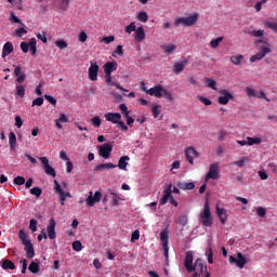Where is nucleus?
<instances>
[{"mask_svg":"<svg viewBox=\"0 0 277 277\" xmlns=\"http://www.w3.org/2000/svg\"><path fill=\"white\" fill-rule=\"evenodd\" d=\"M199 222L207 228H211V226H213V217H211L209 201H206L203 205V210L199 214Z\"/></svg>","mask_w":277,"mask_h":277,"instance_id":"f257e3e1","label":"nucleus"},{"mask_svg":"<svg viewBox=\"0 0 277 277\" xmlns=\"http://www.w3.org/2000/svg\"><path fill=\"white\" fill-rule=\"evenodd\" d=\"M192 272H195L193 277H211V274L207 272V266L205 265V262H202L201 259L196 260L195 264L192 266Z\"/></svg>","mask_w":277,"mask_h":277,"instance_id":"f03ea898","label":"nucleus"},{"mask_svg":"<svg viewBox=\"0 0 277 277\" xmlns=\"http://www.w3.org/2000/svg\"><path fill=\"white\" fill-rule=\"evenodd\" d=\"M228 261L230 264L235 263L236 267H238L239 269H243V267H246V264L248 263L241 252L237 253V258L229 255Z\"/></svg>","mask_w":277,"mask_h":277,"instance_id":"7ed1b4c3","label":"nucleus"},{"mask_svg":"<svg viewBox=\"0 0 277 277\" xmlns=\"http://www.w3.org/2000/svg\"><path fill=\"white\" fill-rule=\"evenodd\" d=\"M54 192L58 195L61 205H64V202H66V198H70V193L64 192V189H62V185H60V182H57V180L54 181Z\"/></svg>","mask_w":277,"mask_h":277,"instance_id":"20e7f679","label":"nucleus"},{"mask_svg":"<svg viewBox=\"0 0 277 277\" xmlns=\"http://www.w3.org/2000/svg\"><path fill=\"white\" fill-rule=\"evenodd\" d=\"M39 160L41 161V163L43 166V170H44L45 174H48V176H52L53 179H55V176H57V174L55 173V169L53 167H51V164H49V158L40 157Z\"/></svg>","mask_w":277,"mask_h":277,"instance_id":"39448f33","label":"nucleus"},{"mask_svg":"<svg viewBox=\"0 0 277 277\" xmlns=\"http://www.w3.org/2000/svg\"><path fill=\"white\" fill-rule=\"evenodd\" d=\"M220 95L221 96L217 98L219 105H228V102L235 98L233 93H230L228 90H221Z\"/></svg>","mask_w":277,"mask_h":277,"instance_id":"423d86ee","label":"nucleus"},{"mask_svg":"<svg viewBox=\"0 0 277 277\" xmlns=\"http://www.w3.org/2000/svg\"><path fill=\"white\" fill-rule=\"evenodd\" d=\"M207 179H212V181H217V179H220V164L217 162L210 164Z\"/></svg>","mask_w":277,"mask_h":277,"instance_id":"0eeeda50","label":"nucleus"},{"mask_svg":"<svg viewBox=\"0 0 277 277\" xmlns=\"http://www.w3.org/2000/svg\"><path fill=\"white\" fill-rule=\"evenodd\" d=\"M89 197L85 199L87 207H94L95 202H101V199L103 198V193L100 190L95 192L94 196L93 193H89Z\"/></svg>","mask_w":277,"mask_h":277,"instance_id":"6e6552de","label":"nucleus"},{"mask_svg":"<svg viewBox=\"0 0 277 277\" xmlns=\"http://www.w3.org/2000/svg\"><path fill=\"white\" fill-rule=\"evenodd\" d=\"M111 150H114V146L109 143H105L98 147V155L100 157H103V159H109Z\"/></svg>","mask_w":277,"mask_h":277,"instance_id":"1a4fd4ad","label":"nucleus"},{"mask_svg":"<svg viewBox=\"0 0 277 277\" xmlns=\"http://www.w3.org/2000/svg\"><path fill=\"white\" fill-rule=\"evenodd\" d=\"M89 67V79L91 81H96L98 79V64L96 61H91Z\"/></svg>","mask_w":277,"mask_h":277,"instance_id":"9d476101","label":"nucleus"},{"mask_svg":"<svg viewBox=\"0 0 277 277\" xmlns=\"http://www.w3.org/2000/svg\"><path fill=\"white\" fill-rule=\"evenodd\" d=\"M260 49H261V52H259L250 57L251 63L261 62V60H263V57H265V55L267 53L272 52V50L267 47H261Z\"/></svg>","mask_w":277,"mask_h":277,"instance_id":"9b49d317","label":"nucleus"},{"mask_svg":"<svg viewBox=\"0 0 277 277\" xmlns=\"http://www.w3.org/2000/svg\"><path fill=\"white\" fill-rule=\"evenodd\" d=\"M184 267H186V272H189V274H192V267H194V252L186 251Z\"/></svg>","mask_w":277,"mask_h":277,"instance_id":"f8f14e48","label":"nucleus"},{"mask_svg":"<svg viewBox=\"0 0 277 277\" xmlns=\"http://www.w3.org/2000/svg\"><path fill=\"white\" fill-rule=\"evenodd\" d=\"M198 150L194 147H188L185 149V158L190 163V166H194V157H199Z\"/></svg>","mask_w":277,"mask_h":277,"instance_id":"ddd939ff","label":"nucleus"},{"mask_svg":"<svg viewBox=\"0 0 277 277\" xmlns=\"http://www.w3.org/2000/svg\"><path fill=\"white\" fill-rule=\"evenodd\" d=\"M163 87L161 84H157L153 88H150L147 91V94H149V96H156V98H161L163 96Z\"/></svg>","mask_w":277,"mask_h":277,"instance_id":"4468645a","label":"nucleus"},{"mask_svg":"<svg viewBox=\"0 0 277 277\" xmlns=\"http://www.w3.org/2000/svg\"><path fill=\"white\" fill-rule=\"evenodd\" d=\"M103 69L105 75H111V72H116V70H118V63L115 61L107 62L104 64Z\"/></svg>","mask_w":277,"mask_h":277,"instance_id":"2eb2a0df","label":"nucleus"},{"mask_svg":"<svg viewBox=\"0 0 277 277\" xmlns=\"http://www.w3.org/2000/svg\"><path fill=\"white\" fill-rule=\"evenodd\" d=\"M14 66V75L17 77L16 78V83H24L25 79H27V75L23 72L21 65Z\"/></svg>","mask_w":277,"mask_h":277,"instance_id":"dca6fc26","label":"nucleus"},{"mask_svg":"<svg viewBox=\"0 0 277 277\" xmlns=\"http://www.w3.org/2000/svg\"><path fill=\"white\" fill-rule=\"evenodd\" d=\"M107 122H113V124H117L119 120H122V115L120 113H107L104 115Z\"/></svg>","mask_w":277,"mask_h":277,"instance_id":"f3484780","label":"nucleus"},{"mask_svg":"<svg viewBox=\"0 0 277 277\" xmlns=\"http://www.w3.org/2000/svg\"><path fill=\"white\" fill-rule=\"evenodd\" d=\"M163 197L160 199V206L168 205V200L172 198V184H170L163 192Z\"/></svg>","mask_w":277,"mask_h":277,"instance_id":"a211bd4d","label":"nucleus"},{"mask_svg":"<svg viewBox=\"0 0 277 277\" xmlns=\"http://www.w3.org/2000/svg\"><path fill=\"white\" fill-rule=\"evenodd\" d=\"M55 226H56L55 220L51 219L47 229L49 239H55L57 237V234L55 233Z\"/></svg>","mask_w":277,"mask_h":277,"instance_id":"6ab92c4d","label":"nucleus"},{"mask_svg":"<svg viewBox=\"0 0 277 277\" xmlns=\"http://www.w3.org/2000/svg\"><path fill=\"white\" fill-rule=\"evenodd\" d=\"M14 52V44L12 42L8 41L4 43L2 48V58L8 57V55L12 54Z\"/></svg>","mask_w":277,"mask_h":277,"instance_id":"aec40b11","label":"nucleus"},{"mask_svg":"<svg viewBox=\"0 0 277 277\" xmlns=\"http://www.w3.org/2000/svg\"><path fill=\"white\" fill-rule=\"evenodd\" d=\"M134 40L136 42H144L146 40V31H144V27H137L134 36Z\"/></svg>","mask_w":277,"mask_h":277,"instance_id":"412c9836","label":"nucleus"},{"mask_svg":"<svg viewBox=\"0 0 277 277\" xmlns=\"http://www.w3.org/2000/svg\"><path fill=\"white\" fill-rule=\"evenodd\" d=\"M176 185H177L179 189H183L184 192L185 190L192 192V189L196 188V184H194V182H188V183L177 182Z\"/></svg>","mask_w":277,"mask_h":277,"instance_id":"4be33fe9","label":"nucleus"},{"mask_svg":"<svg viewBox=\"0 0 277 277\" xmlns=\"http://www.w3.org/2000/svg\"><path fill=\"white\" fill-rule=\"evenodd\" d=\"M216 214L221 223L226 224V220H227L226 209L220 208V206H216Z\"/></svg>","mask_w":277,"mask_h":277,"instance_id":"5701e85b","label":"nucleus"},{"mask_svg":"<svg viewBox=\"0 0 277 277\" xmlns=\"http://www.w3.org/2000/svg\"><path fill=\"white\" fill-rule=\"evenodd\" d=\"M24 250L26 252L27 259H34L36 256V251L34 250V245L31 242H28L27 245H24Z\"/></svg>","mask_w":277,"mask_h":277,"instance_id":"b1692460","label":"nucleus"},{"mask_svg":"<svg viewBox=\"0 0 277 277\" xmlns=\"http://www.w3.org/2000/svg\"><path fill=\"white\" fill-rule=\"evenodd\" d=\"M105 81L108 85H114L117 90H124L119 83L114 82V77L111 74H105Z\"/></svg>","mask_w":277,"mask_h":277,"instance_id":"393cba45","label":"nucleus"},{"mask_svg":"<svg viewBox=\"0 0 277 277\" xmlns=\"http://www.w3.org/2000/svg\"><path fill=\"white\" fill-rule=\"evenodd\" d=\"M127 161H131V157L129 156H122L119 159V162L117 164V167L119 168V170H127V166H129V162Z\"/></svg>","mask_w":277,"mask_h":277,"instance_id":"a878e982","label":"nucleus"},{"mask_svg":"<svg viewBox=\"0 0 277 277\" xmlns=\"http://www.w3.org/2000/svg\"><path fill=\"white\" fill-rule=\"evenodd\" d=\"M116 168V164L113 162H107V163H101L95 167V170L97 172H103V170H114Z\"/></svg>","mask_w":277,"mask_h":277,"instance_id":"bb28decb","label":"nucleus"},{"mask_svg":"<svg viewBox=\"0 0 277 277\" xmlns=\"http://www.w3.org/2000/svg\"><path fill=\"white\" fill-rule=\"evenodd\" d=\"M198 13H193L192 15L185 17L186 18V27H192V25H196L198 23Z\"/></svg>","mask_w":277,"mask_h":277,"instance_id":"cd10ccee","label":"nucleus"},{"mask_svg":"<svg viewBox=\"0 0 277 277\" xmlns=\"http://www.w3.org/2000/svg\"><path fill=\"white\" fill-rule=\"evenodd\" d=\"M185 64H187V60H185L184 63H175L173 66V72L175 75H181V72L185 70Z\"/></svg>","mask_w":277,"mask_h":277,"instance_id":"c85d7f7f","label":"nucleus"},{"mask_svg":"<svg viewBox=\"0 0 277 277\" xmlns=\"http://www.w3.org/2000/svg\"><path fill=\"white\" fill-rule=\"evenodd\" d=\"M1 267L2 269H16V265L11 260H2Z\"/></svg>","mask_w":277,"mask_h":277,"instance_id":"c756f323","label":"nucleus"},{"mask_svg":"<svg viewBox=\"0 0 277 277\" xmlns=\"http://www.w3.org/2000/svg\"><path fill=\"white\" fill-rule=\"evenodd\" d=\"M18 237L23 246H26L27 243H31V240H29V238L27 237V233H25L23 229H19Z\"/></svg>","mask_w":277,"mask_h":277,"instance_id":"7c9ffc66","label":"nucleus"},{"mask_svg":"<svg viewBox=\"0 0 277 277\" xmlns=\"http://www.w3.org/2000/svg\"><path fill=\"white\" fill-rule=\"evenodd\" d=\"M15 89V96H19V98H25V85L17 84Z\"/></svg>","mask_w":277,"mask_h":277,"instance_id":"2f4dec72","label":"nucleus"},{"mask_svg":"<svg viewBox=\"0 0 277 277\" xmlns=\"http://www.w3.org/2000/svg\"><path fill=\"white\" fill-rule=\"evenodd\" d=\"M38 44V41L36 38L30 39L29 47H30V54L36 55L38 53V48L36 47Z\"/></svg>","mask_w":277,"mask_h":277,"instance_id":"473e14b6","label":"nucleus"},{"mask_svg":"<svg viewBox=\"0 0 277 277\" xmlns=\"http://www.w3.org/2000/svg\"><path fill=\"white\" fill-rule=\"evenodd\" d=\"M168 229H163L160 232V241L162 242V247L168 246Z\"/></svg>","mask_w":277,"mask_h":277,"instance_id":"72a5a7b5","label":"nucleus"},{"mask_svg":"<svg viewBox=\"0 0 277 277\" xmlns=\"http://www.w3.org/2000/svg\"><path fill=\"white\" fill-rule=\"evenodd\" d=\"M206 256L208 258V263L213 265V247H211V245L208 246Z\"/></svg>","mask_w":277,"mask_h":277,"instance_id":"f704fd0d","label":"nucleus"},{"mask_svg":"<svg viewBox=\"0 0 277 277\" xmlns=\"http://www.w3.org/2000/svg\"><path fill=\"white\" fill-rule=\"evenodd\" d=\"M29 272H31V274H39L40 273V264L36 263V262H31L28 266Z\"/></svg>","mask_w":277,"mask_h":277,"instance_id":"c9c22d12","label":"nucleus"},{"mask_svg":"<svg viewBox=\"0 0 277 277\" xmlns=\"http://www.w3.org/2000/svg\"><path fill=\"white\" fill-rule=\"evenodd\" d=\"M136 18L140 23H148V13L142 11L136 14Z\"/></svg>","mask_w":277,"mask_h":277,"instance_id":"e433bc0d","label":"nucleus"},{"mask_svg":"<svg viewBox=\"0 0 277 277\" xmlns=\"http://www.w3.org/2000/svg\"><path fill=\"white\" fill-rule=\"evenodd\" d=\"M162 51L166 53V55H170L173 51H176V45L174 44H167L162 45Z\"/></svg>","mask_w":277,"mask_h":277,"instance_id":"4c0bfd02","label":"nucleus"},{"mask_svg":"<svg viewBox=\"0 0 277 277\" xmlns=\"http://www.w3.org/2000/svg\"><path fill=\"white\" fill-rule=\"evenodd\" d=\"M9 144L11 148H16V134L14 132H10L9 134Z\"/></svg>","mask_w":277,"mask_h":277,"instance_id":"58836bf2","label":"nucleus"},{"mask_svg":"<svg viewBox=\"0 0 277 277\" xmlns=\"http://www.w3.org/2000/svg\"><path fill=\"white\" fill-rule=\"evenodd\" d=\"M207 87L211 88V90H217V82H215V80L211 79V78H205Z\"/></svg>","mask_w":277,"mask_h":277,"instance_id":"ea45409f","label":"nucleus"},{"mask_svg":"<svg viewBox=\"0 0 277 277\" xmlns=\"http://www.w3.org/2000/svg\"><path fill=\"white\" fill-rule=\"evenodd\" d=\"M222 40H224V37H219V38H216V39H212V40L210 41V47H211L212 49H217V48L220 47V42H222Z\"/></svg>","mask_w":277,"mask_h":277,"instance_id":"a19ab883","label":"nucleus"},{"mask_svg":"<svg viewBox=\"0 0 277 277\" xmlns=\"http://www.w3.org/2000/svg\"><path fill=\"white\" fill-rule=\"evenodd\" d=\"M248 161H250V159L248 157H242L238 161H235L234 166H237L238 168H243V166H246V163H248Z\"/></svg>","mask_w":277,"mask_h":277,"instance_id":"79ce46f5","label":"nucleus"},{"mask_svg":"<svg viewBox=\"0 0 277 277\" xmlns=\"http://www.w3.org/2000/svg\"><path fill=\"white\" fill-rule=\"evenodd\" d=\"M126 34H133V31H137V26H135V22L130 23L126 28Z\"/></svg>","mask_w":277,"mask_h":277,"instance_id":"37998d69","label":"nucleus"},{"mask_svg":"<svg viewBox=\"0 0 277 277\" xmlns=\"http://www.w3.org/2000/svg\"><path fill=\"white\" fill-rule=\"evenodd\" d=\"M241 60H243V55H236L230 57V62L235 64V66L241 65Z\"/></svg>","mask_w":277,"mask_h":277,"instance_id":"c03bdc74","label":"nucleus"},{"mask_svg":"<svg viewBox=\"0 0 277 277\" xmlns=\"http://www.w3.org/2000/svg\"><path fill=\"white\" fill-rule=\"evenodd\" d=\"M248 146H254V144H261V137H247Z\"/></svg>","mask_w":277,"mask_h":277,"instance_id":"a18cd8bd","label":"nucleus"},{"mask_svg":"<svg viewBox=\"0 0 277 277\" xmlns=\"http://www.w3.org/2000/svg\"><path fill=\"white\" fill-rule=\"evenodd\" d=\"M119 109L124 118H129V107H127V104H120Z\"/></svg>","mask_w":277,"mask_h":277,"instance_id":"49530a36","label":"nucleus"},{"mask_svg":"<svg viewBox=\"0 0 277 277\" xmlns=\"http://www.w3.org/2000/svg\"><path fill=\"white\" fill-rule=\"evenodd\" d=\"M72 250H75L76 252H81V250H83V245L81 243V241L79 240L74 241Z\"/></svg>","mask_w":277,"mask_h":277,"instance_id":"de8ad7c7","label":"nucleus"},{"mask_svg":"<svg viewBox=\"0 0 277 277\" xmlns=\"http://www.w3.org/2000/svg\"><path fill=\"white\" fill-rule=\"evenodd\" d=\"M30 194L32 196H36L37 198H40V196H42V188L34 187V188L30 189Z\"/></svg>","mask_w":277,"mask_h":277,"instance_id":"09e8293b","label":"nucleus"},{"mask_svg":"<svg viewBox=\"0 0 277 277\" xmlns=\"http://www.w3.org/2000/svg\"><path fill=\"white\" fill-rule=\"evenodd\" d=\"M55 45L61 50L68 49V43L64 39L55 41Z\"/></svg>","mask_w":277,"mask_h":277,"instance_id":"8fccbe9b","label":"nucleus"},{"mask_svg":"<svg viewBox=\"0 0 277 277\" xmlns=\"http://www.w3.org/2000/svg\"><path fill=\"white\" fill-rule=\"evenodd\" d=\"M29 228L31 233H36V230H38V221L36 219L30 220Z\"/></svg>","mask_w":277,"mask_h":277,"instance_id":"3c124183","label":"nucleus"},{"mask_svg":"<svg viewBox=\"0 0 277 277\" xmlns=\"http://www.w3.org/2000/svg\"><path fill=\"white\" fill-rule=\"evenodd\" d=\"M198 100L200 101V103H202L203 105H206L207 107H209L210 105H213V102L202 95L198 96Z\"/></svg>","mask_w":277,"mask_h":277,"instance_id":"603ef678","label":"nucleus"},{"mask_svg":"<svg viewBox=\"0 0 277 277\" xmlns=\"http://www.w3.org/2000/svg\"><path fill=\"white\" fill-rule=\"evenodd\" d=\"M187 215H180L177 219V224H180V226H187Z\"/></svg>","mask_w":277,"mask_h":277,"instance_id":"864d4df0","label":"nucleus"},{"mask_svg":"<svg viewBox=\"0 0 277 277\" xmlns=\"http://www.w3.org/2000/svg\"><path fill=\"white\" fill-rule=\"evenodd\" d=\"M151 114H153L154 118H158V117H159V114H161V106L155 105V106L151 108Z\"/></svg>","mask_w":277,"mask_h":277,"instance_id":"5fc2aeb1","label":"nucleus"},{"mask_svg":"<svg viewBox=\"0 0 277 277\" xmlns=\"http://www.w3.org/2000/svg\"><path fill=\"white\" fill-rule=\"evenodd\" d=\"M162 96H164V98H167V101H170V103H172L174 101V96H172V93H170V91L163 89L162 91Z\"/></svg>","mask_w":277,"mask_h":277,"instance_id":"6e6d98bb","label":"nucleus"},{"mask_svg":"<svg viewBox=\"0 0 277 277\" xmlns=\"http://www.w3.org/2000/svg\"><path fill=\"white\" fill-rule=\"evenodd\" d=\"M44 104V98L43 97H37L36 100L32 101V107H42Z\"/></svg>","mask_w":277,"mask_h":277,"instance_id":"4d7b16f0","label":"nucleus"},{"mask_svg":"<svg viewBox=\"0 0 277 277\" xmlns=\"http://www.w3.org/2000/svg\"><path fill=\"white\" fill-rule=\"evenodd\" d=\"M256 214L260 216V217H265V215H267V210L263 207H258L256 208Z\"/></svg>","mask_w":277,"mask_h":277,"instance_id":"13d9d810","label":"nucleus"},{"mask_svg":"<svg viewBox=\"0 0 277 277\" xmlns=\"http://www.w3.org/2000/svg\"><path fill=\"white\" fill-rule=\"evenodd\" d=\"M91 122L95 129H98L101 127V117L96 116L91 119Z\"/></svg>","mask_w":277,"mask_h":277,"instance_id":"bf43d9fd","label":"nucleus"},{"mask_svg":"<svg viewBox=\"0 0 277 277\" xmlns=\"http://www.w3.org/2000/svg\"><path fill=\"white\" fill-rule=\"evenodd\" d=\"M120 200H122L120 195H116V197H113L111 207H118L120 205Z\"/></svg>","mask_w":277,"mask_h":277,"instance_id":"052dcab7","label":"nucleus"},{"mask_svg":"<svg viewBox=\"0 0 277 277\" xmlns=\"http://www.w3.org/2000/svg\"><path fill=\"white\" fill-rule=\"evenodd\" d=\"M13 182L15 185H25V177L18 175L16 177H14Z\"/></svg>","mask_w":277,"mask_h":277,"instance_id":"680f3d73","label":"nucleus"},{"mask_svg":"<svg viewBox=\"0 0 277 277\" xmlns=\"http://www.w3.org/2000/svg\"><path fill=\"white\" fill-rule=\"evenodd\" d=\"M117 128L120 129L121 131H129V127L127 126V123H124V121H118L117 122Z\"/></svg>","mask_w":277,"mask_h":277,"instance_id":"e2e57ef3","label":"nucleus"},{"mask_svg":"<svg viewBox=\"0 0 277 277\" xmlns=\"http://www.w3.org/2000/svg\"><path fill=\"white\" fill-rule=\"evenodd\" d=\"M25 34H27V29H25L24 27L15 30V36H17L18 38H23V35Z\"/></svg>","mask_w":277,"mask_h":277,"instance_id":"0e129e2a","label":"nucleus"},{"mask_svg":"<svg viewBox=\"0 0 277 277\" xmlns=\"http://www.w3.org/2000/svg\"><path fill=\"white\" fill-rule=\"evenodd\" d=\"M175 27H179V25H185L186 26V18L185 17H179L174 21Z\"/></svg>","mask_w":277,"mask_h":277,"instance_id":"69168bd1","label":"nucleus"},{"mask_svg":"<svg viewBox=\"0 0 277 277\" xmlns=\"http://www.w3.org/2000/svg\"><path fill=\"white\" fill-rule=\"evenodd\" d=\"M137 239H140V230L136 229L132 233V236H131L132 243H135V241H137Z\"/></svg>","mask_w":277,"mask_h":277,"instance_id":"338daca9","label":"nucleus"},{"mask_svg":"<svg viewBox=\"0 0 277 277\" xmlns=\"http://www.w3.org/2000/svg\"><path fill=\"white\" fill-rule=\"evenodd\" d=\"M29 47H30L29 43H27L25 41H23L21 43V49H22L23 53H29Z\"/></svg>","mask_w":277,"mask_h":277,"instance_id":"774afa93","label":"nucleus"}]
</instances>
